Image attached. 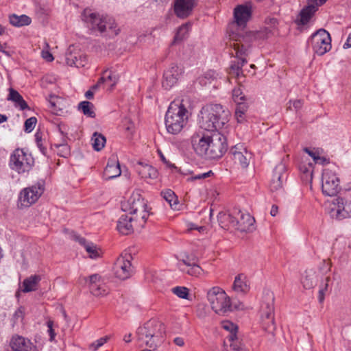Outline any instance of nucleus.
Wrapping results in <instances>:
<instances>
[{
	"mask_svg": "<svg viewBox=\"0 0 351 351\" xmlns=\"http://www.w3.org/2000/svg\"><path fill=\"white\" fill-rule=\"evenodd\" d=\"M130 206V215H136V217H139L141 218L142 226L144 224L149 216L147 206L143 198H142L139 195L136 197L134 196L129 200ZM138 219V217H137Z\"/></svg>",
	"mask_w": 351,
	"mask_h": 351,
	"instance_id": "17",
	"label": "nucleus"
},
{
	"mask_svg": "<svg viewBox=\"0 0 351 351\" xmlns=\"http://www.w3.org/2000/svg\"><path fill=\"white\" fill-rule=\"evenodd\" d=\"M56 146L58 147V148H60V151L62 152H63V154H61L62 156L63 157H66V156L67 154H69V146L67 145L66 143V140L64 138L62 140V142L60 144H57L56 145Z\"/></svg>",
	"mask_w": 351,
	"mask_h": 351,
	"instance_id": "50",
	"label": "nucleus"
},
{
	"mask_svg": "<svg viewBox=\"0 0 351 351\" xmlns=\"http://www.w3.org/2000/svg\"><path fill=\"white\" fill-rule=\"evenodd\" d=\"M322 182V189L325 195L335 196L341 190L339 178L330 170L324 171Z\"/></svg>",
	"mask_w": 351,
	"mask_h": 351,
	"instance_id": "15",
	"label": "nucleus"
},
{
	"mask_svg": "<svg viewBox=\"0 0 351 351\" xmlns=\"http://www.w3.org/2000/svg\"><path fill=\"white\" fill-rule=\"evenodd\" d=\"M182 101L179 99L173 101L166 112L165 123L170 134H179L187 123L189 112Z\"/></svg>",
	"mask_w": 351,
	"mask_h": 351,
	"instance_id": "5",
	"label": "nucleus"
},
{
	"mask_svg": "<svg viewBox=\"0 0 351 351\" xmlns=\"http://www.w3.org/2000/svg\"><path fill=\"white\" fill-rule=\"evenodd\" d=\"M159 154H160V157L161 160L164 163H165L167 166L175 167V166L173 165H171L169 163V162L168 160H167V159L165 158V157L164 156V155L162 154L161 152H159Z\"/></svg>",
	"mask_w": 351,
	"mask_h": 351,
	"instance_id": "61",
	"label": "nucleus"
},
{
	"mask_svg": "<svg viewBox=\"0 0 351 351\" xmlns=\"http://www.w3.org/2000/svg\"><path fill=\"white\" fill-rule=\"evenodd\" d=\"M45 190L44 184L41 182L25 188L23 189L19 195L18 207H29L32 204L35 203L38 198L43 193Z\"/></svg>",
	"mask_w": 351,
	"mask_h": 351,
	"instance_id": "12",
	"label": "nucleus"
},
{
	"mask_svg": "<svg viewBox=\"0 0 351 351\" xmlns=\"http://www.w3.org/2000/svg\"><path fill=\"white\" fill-rule=\"evenodd\" d=\"M138 220L137 217H133L127 214L122 215L117 221V228L121 234L128 235L134 231L132 222Z\"/></svg>",
	"mask_w": 351,
	"mask_h": 351,
	"instance_id": "25",
	"label": "nucleus"
},
{
	"mask_svg": "<svg viewBox=\"0 0 351 351\" xmlns=\"http://www.w3.org/2000/svg\"><path fill=\"white\" fill-rule=\"evenodd\" d=\"M106 80L112 82V84L110 85V90H112L114 86L117 83L119 77L117 75L110 73L108 75L106 76Z\"/></svg>",
	"mask_w": 351,
	"mask_h": 351,
	"instance_id": "52",
	"label": "nucleus"
},
{
	"mask_svg": "<svg viewBox=\"0 0 351 351\" xmlns=\"http://www.w3.org/2000/svg\"><path fill=\"white\" fill-rule=\"evenodd\" d=\"M34 163L32 155L25 152L23 149H16L10 156V167L19 173L29 171Z\"/></svg>",
	"mask_w": 351,
	"mask_h": 351,
	"instance_id": "9",
	"label": "nucleus"
},
{
	"mask_svg": "<svg viewBox=\"0 0 351 351\" xmlns=\"http://www.w3.org/2000/svg\"><path fill=\"white\" fill-rule=\"evenodd\" d=\"M82 20L86 23L93 31L97 30L101 34L109 30L112 34L117 35L119 29H115L114 21L107 16L93 12L89 9H85L82 14Z\"/></svg>",
	"mask_w": 351,
	"mask_h": 351,
	"instance_id": "7",
	"label": "nucleus"
},
{
	"mask_svg": "<svg viewBox=\"0 0 351 351\" xmlns=\"http://www.w3.org/2000/svg\"><path fill=\"white\" fill-rule=\"evenodd\" d=\"M229 112L220 104H209L203 107L199 114V127L212 133L219 132L228 121Z\"/></svg>",
	"mask_w": 351,
	"mask_h": 351,
	"instance_id": "3",
	"label": "nucleus"
},
{
	"mask_svg": "<svg viewBox=\"0 0 351 351\" xmlns=\"http://www.w3.org/2000/svg\"><path fill=\"white\" fill-rule=\"evenodd\" d=\"M252 34H248L242 37L238 34L232 33L229 45L235 51V56L239 60L238 62H232L229 68V74L232 77L239 78L243 75L242 67L247 63L246 56L250 52L252 43H253Z\"/></svg>",
	"mask_w": 351,
	"mask_h": 351,
	"instance_id": "4",
	"label": "nucleus"
},
{
	"mask_svg": "<svg viewBox=\"0 0 351 351\" xmlns=\"http://www.w3.org/2000/svg\"><path fill=\"white\" fill-rule=\"evenodd\" d=\"M191 25L189 23H185L182 25L177 30V32L174 36L172 44H176L182 41L187 36Z\"/></svg>",
	"mask_w": 351,
	"mask_h": 351,
	"instance_id": "37",
	"label": "nucleus"
},
{
	"mask_svg": "<svg viewBox=\"0 0 351 351\" xmlns=\"http://www.w3.org/2000/svg\"><path fill=\"white\" fill-rule=\"evenodd\" d=\"M192 143L197 154L209 160L220 158L228 149L226 137L220 132L193 135Z\"/></svg>",
	"mask_w": 351,
	"mask_h": 351,
	"instance_id": "1",
	"label": "nucleus"
},
{
	"mask_svg": "<svg viewBox=\"0 0 351 351\" xmlns=\"http://www.w3.org/2000/svg\"><path fill=\"white\" fill-rule=\"evenodd\" d=\"M36 145H37L38 147L39 148L40 152L43 155H46L47 154V148L45 146H43V142L36 143Z\"/></svg>",
	"mask_w": 351,
	"mask_h": 351,
	"instance_id": "60",
	"label": "nucleus"
},
{
	"mask_svg": "<svg viewBox=\"0 0 351 351\" xmlns=\"http://www.w3.org/2000/svg\"><path fill=\"white\" fill-rule=\"evenodd\" d=\"M247 110V106L244 102H240L237 104V106L235 109V116L237 119L238 122L241 123L244 119V114Z\"/></svg>",
	"mask_w": 351,
	"mask_h": 351,
	"instance_id": "43",
	"label": "nucleus"
},
{
	"mask_svg": "<svg viewBox=\"0 0 351 351\" xmlns=\"http://www.w3.org/2000/svg\"><path fill=\"white\" fill-rule=\"evenodd\" d=\"M330 280L329 277H326L325 279V282L321 285V288L319 291V302H322L324 300V295L328 290V282Z\"/></svg>",
	"mask_w": 351,
	"mask_h": 351,
	"instance_id": "48",
	"label": "nucleus"
},
{
	"mask_svg": "<svg viewBox=\"0 0 351 351\" xmlns=\"http://www.w3.org/2000/svg\"><path fill=\"white\" fill-rule=\"evenodd\" d=\"M232 99L235 103L239 104L240 102H244L245 96L240 88H237L232 90Z\"/></svg>",
	"mask_w": 351,
	"mask_h": 351,
	"instance_id": "45",
	"label": "nucleus"
},
{
	"mask_svg": "<svg viewBox=\"0 0 351 351\" xmlns=\"http://www.w3.org/2000/svg\"><path fill=\"white\" fill-rule=\"evenodd\" d=\"M245 276L241 274L237 276L233 283V289L237 292H246L248 290V286L245 281Z\"/></svg>",
	"mask_w": 351,
	"mask_h": 351,
	"instance_id": "35",
	"label": "nucleus"
},
{
	"mask_svg": "<svg viewBox=\"0 0 351 351\" xmlns=\"http://www.w3.org/2000/svg\"><path fill=\"white\" fill-rule=\"evenodd\" d=\"M234 214L236 216V220L238 223L234 228L241 232H249L254 222V219L249 213H242L237 208L234 209Z\"/></svg>",
	"mask_w": 351,
	"mask_h": 351,
	"instance_id": "21",
	"label": "nucleus"
},
{
	"mask_svg": "<svg viewBox=\"0 0 351 351\" xmlns=\"http://www.w3.org/2000/svg\"><path fill=\"white\" fill-rule=\"evenodd\" d=\"M47 325L48 327V332L50 336V341H53L56 336V333L54 332V330L53 329V322L49 320L47 322Z\"/></svg>",
	"mask_w": 351,
	"mask_h": 351,
	"instance_id": "55",
	"label": "nucleus"
},
{
	"mask_svg": "<svg viewBox=\"0 0 351 351\" xmlns=\"http://www.w3.org/2000/svg\"><path fill=\"white\" fill-rule=\"evenodd\" d=\"M130 254L121 255L115 261L114 265V272L115 276L120 280H126L130 278L134 273V267L132 265Z\"/></svg>",
	"mask_w": 351,
	"mask_h": 351,
	"instance_id": "14",
	"label": "nucleus"
},
{
	"mask_svg": "<svg viewBox=\"0 0 351 351\" xmlns=\"http://www.w3.org/2000/svg\"><path fill=\"white\" fill-rule=\"evenodd\" d=\"M165 330V326L162 322L150 319L143 326L138 328L137 341L149 348H154L162 341Z\"/></svg>",
	"mask_w": 351,
	"mask_h": 351,
	"instance_id": "6",
	"label": "nucleus"
},
{
	"mask_svg": "<svg viewBox=\"0 0 351 351\" xmlns=\"http://www.w3.org/2000/svg\"><path fill=\"white\" fill-rule=\"evenodd\" d=\"M217 219L221 228L226 229L230 226L234 227L238 223L236 220V216L234 214V210L232 213L220 212L217 215Z\"/></svg>",
	"mask_w": 351,
	"mask_h": 351,
	"instance_id": "28",
	"label": "nucleus"
},
{
	"mask_svg": "<svg viewBox=\"0 0 351 351\" xmlns=\"http://www.w3.org/2000/svg\"><path fill=\"white\" fill-rule=\"evenodd\" d=\"M178 267L180 271L184 273H186L187 274L193 276H197L201 273L202 269L201 267L196 263H193L192 266L190 267H183L181 263H178Z\"/></svg>",
	"mask_w": 351,
	"mask_h": 351,
	"instance_id": "39",
	"label": "nucleus"
},
{
	"mask_svg": "<svg viewBox=\"0 0 351 351\" xmlns=\"http://www.w3.org/2000/svg\"><path fill=\"white\" fill-rule=\"evenodd\" d=\"M81 280H83L85 283H88L90 289H92L93 285L103 282L101 276L97 274H93L88 278L83 277L81 278Z\"/></svg>",
	"mask_w": 351,
	"mask_h": 351,
	"instance_id": "42",
	"label": "nucleus"
},
{
	"mask_svg": "<svg viewBox=\"0 0 351 351\" xmlns=\"http://www.w3.org/2000/svg\"><path fill=\"white\" fill-rule=\"evenodd\" d=\"M36 123L37 119L34 117L27 119L24 123L25 131L27 133L31 132L34 129Z\"/></svg>",
	"mask_w": 351,
	"mask_h": 351,
	"instance_id": "46",
	"label": "nucleus"
},
{
	"mask_svg": "<svg viewBox=\"0 0 351 351\" xmlns=\"http://www.w3.org/2000/svg\"><path fill=\"white\" fill-rule=\"evenodd\" d=\"M173 341L178 346H183L184 345V341L182 337H176Z\"/></svg>",
	"mask_w": 351,
	"mask_h": 351,
	"instance_id": "59",
	"label": "nucleus"
},
{
	"mask_svg": "<svg viewBox=\"0 0 351 351\" xmlns=\"http://www.w3.org/2000/svg\"><path fill=\"white\" fill-rule=\"evenodd\" d=\"M12 351H35L36 347L27 339L21 336L13 337L10 343Z\"/></svg>",
	"mask_w": 351,
	"mask_h": 351,
	"instance_id": "24",
	"label": "nucleus"
},
{
	"mask_svg": "<svg viewBox=\"0 0 351 351\" xmlns=\"http://www.w3.org/2000/svg\"><path fill=\"white\" fill-rule=\"evenodd\" d=\"M121 173V171L117 158L116 156L110 158L104 171V178L109 180L119 176Z\"/></svg>",
	"mask_w": 351,
	"mask_h": 351,
	"instance_id": "23",
	"label": "nucleus"
},
{
	"mask_svg": "<svg viewBox=\"0 0 351 351\" xmlns=\"http://www.w3.org/2000/svg\"><path fill=\"white\" fill-rule=\"evenodd\" d=\"M317 278L315 272L312 270L305 271V275L302 279L303 287L306 289H312L317 283Z\"/></svg>",
	"mask_w": 351,
	"mask_h": 351,
	"instance_id": "32",
	"label": "nucleus"
},
{
	"mask_svg": "<svg viewBox=\"0 0 351 351\" xmlns=\"http://www.w3.org/2000/svg\"><path fill=\"white\" fill-rule=\"evenodd\" d=\"M8 100L13 101L14 103L15 107L19 108L21 110L25 109H29L27 102L23 99V97L17 90L13 89L12 88H9Z\"/></svg>",
	"mask_w": 351,
	"mask_h": 351,
	"instance_id": "29",
	"label": "nucleus"
},
{
	"mask_svg": "<svg viewBox=\"0 0 351 351\" xmlns=\"http://www.w3.org/2000/svg\"><path fill=\"white\" fill-rule=\"evenodd\" d=\"M91 141L93 149L97 152L104 148L106 142L105 136L97 132L93 134Z\"/></svg>",
	"mask_w": 351,
	"mask_h": 351,
	"instance_id": "36",
	"label": "nucleus"
},
{
	"mask_svg": "<svg viewBox=\"0 0 351 351\" xmlns=\"http://www.w3.org/2000/svg\"><path fill=\"white\" fill-rule=\"evenodd\" d=\"M41 54L42 57L47 62H51L53 60V57L49 51L43 50Z\"/></svg>",
	"mask_w": 351,
	"mask_h": 351,
	"instance_id": "56",
	"label": "nucleus"
},
{
	"mask_svg": "<svg viewBox=\"0 0 351 351\" xmlns=\"http://www.w3.org/2000/svg\"><path fill=\"white\" fill-rule=\"evenodd\" d=\"M329 214L332 219L339 221L351 218V201L337 197L332 201L330 205Z\"/></svg>",
	"mask_w": 351,
	"mask_h": 351,
	"instance_id": "13",
	"label": "nucleus"
},
{
	"mask_svg": "<svg viewBox=\"0 0 351 351\" xmlns=\"http://www.w3.org/2000/svg\"><path fill=\"white\" fill-rule=\"evenodd\" d=\"M230 154L234 165L237 168L245 169L248 167L252 154L241 144H237L230 149Z\"/></svg>",
	"mask_w": 351,
	"mask_h": 351,
	"instance_id": "16",
	"label": "nucleus"
},
{
	"mask_svg": "<svg viewBox=\"0 0 351 351\" xmlns=\"http://www.w3.org/2000/svg\"><path fill=\"white\" fill-rule=\"evenodd\" d=\"M300 171L303 173L304 176H305L306 179H308V178L311 180L313 178V170H312V166L311 164H308V167L306 165H301L300 167Z\"/></svg>",
	"mask_w": 351,
	"mask_h": 351,
	"instance_id": "49",
	"label": "nucleus"
},
{
	"mask_svg": "<svg viewBox=\"0 0 351 351\" xmlns=\"http://www.w3.org/2000/svg\"><path fill=\"white\" fill-rule=\"evenodd\" d=\"M93 108V104L91 102L87 101H83L78 104V110H82L84 115L91 118L95 117Z\"/></svg>",
	"mask_w": 351,
	"mask_h": 351,
	"instance_id": "38",
	"label": "nucleus"
},
{
	"mask_svg": "<svg viewBox=\"0 0 351 351\" xmlns=\"http://www.w3.org/2000/svg\"><path fill=\"white\" fill-rule=\"evenodd\" d=\"M231 347H232L234 351H248L245 347L241 343H233L231 344Z\"/></svg>",
	"mask_w": 351,
	"mask_h": 351,
	"instance_id": "58",
	"label": "nucleus"
},
{
	"mask_svg": "<svg viewBox=\"0 0 351 351\" xmlns=\"http://www.w3.org/2000/svg\"><path fill=\"white\" fill-rule=\"evenodd\" d=\"M287 166L285 162L278 164L273 173V177L270 183V189L272 191H277L282 188L285 181L287 180Z\"/></svg>",
	"mask_w": 351,
	"mask_h": 351,
	"instance_id": "18",
	"label": "nucleus"
},
{
	"mask_svg": "<svg viewBox=\"0 0 351 351\" xmlns=\"http://www.w3.org/2000/svg\"><path fill=\"white\" fill-rule=\"evenodd\" d=\"M65 60L69 66L84 67L87 63V57L80 51H71L69 48L65 54Z\"/></svg>",
	"mask_w": 351,
	"mask_h": 351,
	"instance_id": "22",
	"label": "nucleus"
},
{
	"mask_svg": "<svg viewBox=\"0 0 351 351\" xmlns=\"http://www.w3.org/2000/svg\"><path fill=\"white\" fill-rule=\"evenodd\" d=\"M90 291L95 296H104L108 293V289L104 282L93 285Z\"/></svg>",
	"mask_w": 351,
	"mask_h": 351,
	"instance_id": "41",
	"label": "nucleus"
},
{
	"mask_svg": "<svg viewBox=\"0 0 351 351\" xmlns=\"http://www.w3.org/2000/svg\"><path fill=\"white\" fill-rule=\"evenodd\" d=\"M207 298L211 308L219 315H225L232 310L230 298L219 287H213L209 289Z\"/></svg>",
	"mask_w": 351,
	"mask_h": 351,
	"instance_id": "8",
	"label": "nucleus"
},
{
	"mask_svg": "<svg viewBox=\"0 0 351 351\" xmlns=\"http://www.w3.org/2000/svg\"><path fill=\"white\" fill-rule=\"evenodd\" d=\"M196 5V0H174L175 14L180 19L190 16Z\"/></svg>",
	"mask_w": 351,
	"mask_h": 351,
	"instance_id": "20",
	"label": "nucleus"
},
{
	"mask_svg": "<svg viewBox=\"0 0 351 351\" xmlns=\"http://www.w3.org/2000/svg\"><path fill=\"white\" fill-rule=\"evenodd\" d=\"M135 169L142 178L155 179L158 176V171L154 167L141 162L136 164Z\"/></svg>",
	"mask_w": 351,
	"mask_h": 351,
	"instance_id": "27",
	"label": "nucleus"
},
{
	"mask_svg": "<svg viewBox=\"0 0 351 351\" xmlns=\"http://www.w3.org/2000/svg\"><path fill=\"white\" fill-rule=\"evenodd\" d=\"M31 19L25 14H22L21 16L12 14L10 16V23L16 27L28 25L31 23Z\"/></svg>",
	"mask_w": 351,
	"mask_h": 351,
	"instance_id": "34",
	"label": "nucleus"
},
{
	"mask_svg": "<svg viewBox=\"0 0 351 351\" xmlns=\"http://www.w3.org/2000/svg\"><path fill=\"white\" fill-rule=\"evenodd\" d=\"M292 104H293V107L294 108V109L298 111V110H300L303 104H302V101L300 99H298V100H295L292 102ZM287 109L288 110H291V101H289V105L287 106Z\"/></svg>",
	"mask_w": 351,
	"mask_h": 351,
	"instance_id": "53",
	"label": "nucleus"
},
{
	"mask_svg": "<svg viewBox=\"0 0 351 351\" xmlns=\"http://www.w3.org/2000/svg\"><path fill=\"white\" fill-rule=\"evenodd\" d=\"M108 339L109 337L106 336L97 339L90 345V349L93 351H97L101 346L108 341Z\"/></svg>",
	"mask_w": 351,
	"mask_h": 351,
	"instance_id": "47",
	"label": "nucleus"
},
{
	"mask_svg": "<svg viewBox=\"0 0 351 351\" xmlns=\"http://www.w3.org/2000/svg\"><path fill=\"white\" fill-rule=\"evenodd\" d=\"M349 47H351V33L348 35L346 42L343 44L344 49Z\"/></svg>",
	"mask_w": 351,
	"mask_h": 351,
	"instance_id": "62",
	"label": "nucleus"
},
{
	"mask_svg": "<svg viewBox=\"0 0 351 351\" xmlns=\"http://www.w3.org/2000/svg\"><path fill=\"white\" fill-rule=\"evenodd\" d=\"M278 206L276 205H273L271 208V210H270L271 215L273 217L276 216L278 213Z\"/></svg>",
	"mask_w": 351,
	"mask_h": 351,
	"instance_id": "64",
	"label": "nucleus"
},
{
	"mask_svg": "<svg viewBox=\"0 0 351 351\" xmlns=\"http://www.w3.org/2000/svg\"><path fill=\"white\" fill-rule=\"evenodd\" d=\"M304 150L305 152L308 153V154L313 158V159L315 163H320L321 162H319V160H324L323 157L316 155V154L315 152H313V151H311L307 147L304 148Z\"/></svg>",
	"mask_w": 351,
	"mask_h": 351,
	"instance_id": "51",
	"label": "nucleus"
},
{
	"mask_svg": "<svg viewBox=\"0 0 351 351\" xmlns=\"http://www.w3.org/2000/svg\"><path fill=\"white\" fill-rule=\"evenodd\" d=\"M40 280L41 277L39 275H32L25 278L23 282V292L28 293L36 291Z\"/></svg>",
	"mask_w": 351,
	"mask_h": 351,
	"instance_id": "31",
	"label": "nucleus"
},
{
	"mask_svg": "<svg viewBox=\"0 0 351 351\" xmlns=\"http://www.w3.org/2000/svg\"><path fill=\"white\" fill-rule=\"evenodd\" d=\"M222 327L226 330L230 332V334L228 336L230 341H233L235 339H237L236 333L238 330L237 326L230 321H225L222 322Z\"/></svg>",
	"mask_w": 351,
	"mask_h": 351,
	"instance_id": "40",
	"label": "nucleus"
},
{
	"mask_svg": "<svg viewBox=\"0 0 351 351\" xmlns=\"http://www.w3.org/2000/svg\"><path fill=\"white\" fill-rule=\"evenodd\" d=\"M252 15V8L248 5H239L234 9V19L228 28V34L230 40V34L232 33L238 34L244 37L248 34H252L254 36L253 42L258 39H266L269 37L270 34H273L272 29L269 27H265L263 31L258 32H243L239 28H244Z\"/></svg>",
	"mask_w": 351,
	"mask_h": 351,
	"instance_id": "2",
	"label": "nucleus"
},
{
	"mask_svg": "<svg viewBox=\"0 0 351 351\" xmlns=\"http://www.w3.org/2000/svg\"><path fill=\"white\" fill-rule=\"evenodd\" d=\"M58 97L55 95H51L49 96V101L50 103V105L52 108H54L56 106V103H55V99H57Z\"/></svg>",
	"mask_w": 351,
	"mask_h": 351,
	"instance_id": "63",
	"label": "nucleus"
},
{
	"mask_svg": "<svg viewBox=\"0 0 351 351\" xmlns=\"http://www.w3.org/2000/svg\"><path fill=\"white\" fill-rule=\"evenodd\" d=\"M161 195L172 209L179 210L178 197L173 191L168 189L167 191H162Z\"/></svg>",
	"mask_w": 351,
	"mask_h": 351,
	"instance_id": "33",
	"label": "nucleus"
},
{
	"mask_svg": "<svg viewBox=\"0 0 351 351\" xmlns=\"http://www.w3.org/2000/svg\"><path fill=\"white\" fill-rule=\"evenodd\" d=\"M73 238L85 248L90 258H97L100 256L99 248L93 243L87 241L84 238L75 233L73 234Z\"/></svg>",
	"mask_w": 351,
	"mask_h": 351,
	"instance_id": "26",
	"label": "nucleus"
},
{
	"mask_svg": "<svg viewBox=\"0 0 351 351\" xmlns=\"http://www.w3.org/2000/svg\"><path fill=\"white\" fill-rule=\"evenodd\" d=\"M308 43L311 45L314 53L318 56L325 54L331 49L330 34L324 29H319L313 34Z\"/></svg>",
	"mask_w": 351,
	"mask_h": 351,
	"instance_id": "11",
	"label": "nucleus"
},
{
	"mask_svg": "<svg viewBox=\"0 0 351 351\" xmlns=\"http://www.w3.org/2000/svg\"><path fill=\"white\" fill-rule=\"evenodd\" d=\"M213 173L212 171H209L206 173H200V174H198V175H196L195 176H193L192 178L193 180H200V179H204V178H208L210 176V175H213Z\"/></svg>",
	"mask_w": 351,
	"mask_h": 351,
	"instance_id": "57",
	"label": "nucleus"
},
{
	"mask_svg": "<svg viewBox=\"0 0 351 351\" xmlns=\"http://www.w3.org/2000/svg\"><path fill=\"white\" fill-rule=\"evenodd\" d=\"M183 72L182 67L176 64H171V66L164 73L162 86L167 90L170 89L177 83Z\"/></svg>",
	"mask_w": 351,
	"mask_h": 351,
	"instance_id": "19",
	"label": "nucleus"
},
{
	"mask_svg": "<svg viewBox=\"0 0 351 351\" xmlns=\"http://www.w3.org/2000/svg\"><path fill=\"white\" fill-rule=\"evenodd\" d=\"M274 294L270 291L264 293L262 304L261 306V317L265 325H267L265 330L272 332L275 330L274 326Z\"/></svg>",
	"mask_w": 351,
	"mask_h": 351,
	"instance_id": "10",
	"label": "nucleus"
},
{
	"mask_svg": "<svg viewBox=\"0 0 351 351\" xmlns=\"http://www.w3.org/2000/svg\"><path fill=\"white\" fill-rule=\"evenodd\" d=\"M172 292L178 297L182 299H188L189 289L185 287H176L172 289Z\"/></svg>",
	"mask_w": 351,
	"mask_h": 351,
	"instance_id": "44",
	"label": "nucleus"
},
{
	"mask_svg": "<svg viewBox=\"0 0 351 351\" xmlns=\"http://www.w3.org/2000/svg\"><path fill=\"white\" fill-rule=\"evenodd\" d=\"M317 10V6L313 3L308 1V5L304 7L300 12V23L302 25L307 24Z\"/></svg>",
	"mask_w": 351,
	"mask_h": 351,
	"instance_id": "30",
	"label": "nucleus"
},
{
	"mask_svg": "<svg viewBox=\"0 0 351 351\" xmlns=\"http://www.w3.org/2000/svg\"><path fill=\"white\" fill-rule=\"evenodd\" d=\"M178 263H181L183 267H190L193 263H196V261L195 258L187 256L185 259L180 260Z\"/></svg>",
	"mask_w": 351,
	"mask_h": 351,
	"instance_id": "54",
	"label": "nucleus"
}]
</instances>
